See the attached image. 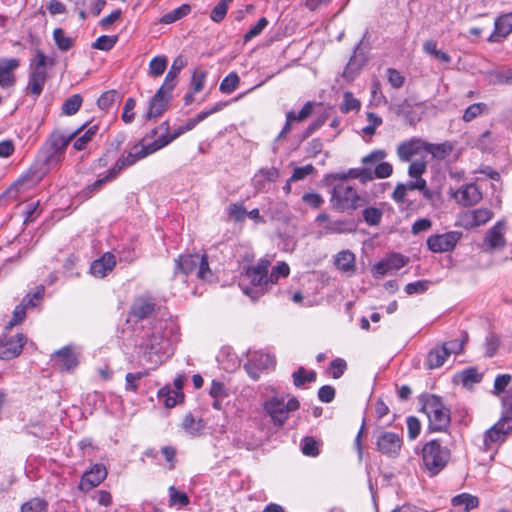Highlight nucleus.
Instances as JSON below:
<instances>
[{
	"label": "nucleus",
	"mask_w": 512,
	"mask_h": 512,
	"mask_svg": "<svg viewBox=\"0 0 512 512\" xmlns=\"http://www.w3.org/2000/svg\"><path fill=\"white\" fill-rule=\"evenodd\" d=\"M270 265L271 262L268 259H261L256 265L246 270L240 286L242 291L253 300L262 295L270 284L268 279Z\"/></svg>",
	"instance_id": "obj_1"
},
{
	"label": "nucleus",
	"mask_w": 512,
	"mask_h": 512,
	"mask_svg": "<svg viewBox=\"0 0 512 512\" xmlns=\"http://www.w3.org/2000/svg\"><path fill=\"white\" fill-rule=\"evenodd\" d=\"M450 458V450L441 445L438 440H431L422 448L423 466L430 476H435L442 471L447 466Z\"/></svg>",
	"instance_id": "obj_2"
},
{
	"label": "nucleus",
	"mask_w": 512,
	"mask_h": 512,
	"mask_svg": "<svg viewBox=\"0 0 512 512\" xmlns=\"http://www.w3.org/2000/svg\"><path fill=\"white\" fill-rule=\"evenodd\" d=\"M331 205L339 212L356 210L363 206L364 199L358 194L355 187L341 182L333 187L330 199Z\"/></svg>",
	"instance_id": "obj_3"
},
{
	"label": "nucleus",
	"mask_w": 512,
	"mask_h": 512,
	"mask_svg": "<svg viewBox=\"0 0 512 512\" xmlns=\"http://www.w3.org/2000/svg\"><path fill=\"white\" fill-rule=\"evenodd\" d=\"M168 343L161 325L153 328L151 333L143 338L139 345L142 357L149 363L157 366L160 363V354Z\"/></svg>",
	"instance_id": "obj_4"
},
{
	"label": "nucleus",
	"mask_w": 512,
	"mask_h": 512,
	"mask_svg": "<svg viewBox=\"0 0 512 512\" xmlns=\"http://www.w3.org/2000/svg\"><path fill=\"white\" fill-rule=\"evenodd\" d=\"M423 411L429 419L431 430L444 431L448 428L451 421L450 410L444 406L439 397L427 396L423 402Z\"/></svg>",
	"instance_id": "obj_5"
},
{
	"label": "nucleus",
	"mask_w": 512,
	"mask_h": 512,
	"mask_svg": "<svg viewBox=\"0 0 512 512\" xmlns=\"http://www.w3.org/2000/svg\"><path fill=\"white\" fill-rule=\"evenodd\" d=\"M300 403L296 397H290L287 402L283 397L273 396L264 403L265 412L271 417L274 425L282 426L289 418L290 412L296 411Z\"/></svg>",
	"instance_id": "obj_6"
},
{
	"label": "nucleus",
	"mask_w": 512,
	"mask_h": 512,
	"mask_svg": "<svg viewBox=\"0 0 512 512\" xmlns=\"http://www.w3.org/2000/svg\"><path fill=\"white\" fill-rule=\"evenodd\" d=\"M158 150H160V148L155 140L151 144H145V141L136 143L131 147L130 151L126 155H121V157L116 161L112 167L111 176H117L123 169L133 166L138 161Z\"/></svg>",
	"instance_id": "obj_7"
},
{
	"label": "nucleus",
	"mask_w": 512,
	"mask_h": 512,
	"mask_svg": "<svg viewBox=\"0 0 512 512\" xmlns=\"http://www.w3.org/2000/svg\"><path fill=\"white\" fill-rule=\"evenodd\" d=\"M47 57L41 50H37L34 59L30 63V75L27 85V92L38 97L44 88L47 80Z\"/></svg>",
	"instance_id": "obj_8"
},
{
	"label": "nucleus",
	"mask_w": 512,
	"mask_h": 512,
	"mask_svg": "<svg viewBox=\"0 0 512 512\" xmlns=\"http://www.w3.org/2000/svg\"><path fill=\"white\" fill-rule=\"evenodd\" d=\"M81 132V128L69 134H64L59 131H55L51 134L47 141V147L49 149V156L46 159L48 164H58L62 160V153L70 143L72 139Z\"/></svg>",
	"instance_id": "obj_9"
},
{
	"label": "nucleus",
	"mask_w": 512,
	"mask_h": 512,
	"mask_svg": "<svg viewBox=\"0 0 512 512\" xmlns=\"http://www.w3.org/2000/svg\"><path fill=\"white\" fill-rule=\"evenodd\" d=\"M25 342L23 334L0 336V359L11 360L19 356Z\"/></svg>",
	"instance_id": "obj_10"
},
{
	"label": "nucleus",
	"mask_w": 512,
	"mask_h": 512,
	"mask_svg": "<svg viewBox=\"0 0 512 512\" xmlns=\"http://www.w3.org/2000/svg\"><path fill=\"white\" fill-rule=\"evenodd\" d=\"M460 236V233L454 231L431 235L427 239L428 249L434 253L452 251L459 241Z\"/></svg>",
	"instance_id": "obj_11"
},
{
	"label": "nucleus",
	"mask_w": 512,
	"mask_h": 512,
	"mask_svg": "<svg viewBox=\"0 0 512 512\" xmlns=\"http://www.w3.org/2000/svg\"><path fill=\"white\" fill-rule=\"evenodd\" d=\"M386 157L384 150H375L370 154L366 155L362 159V163L365 165L361 169H351L349 176L360 179L363 183L373 180L375 177L374 171L369 165H374L376 162L383 160Z\"/></svg>",
	"instance_id": "obj_12"
},
{
	"label": "nucleus",
	"mask_w": 512,
	"mask_h": 512,
	"mask_svg": "<svg viewBox=\"0 0 512 512\" xmlns=\"http://www.w3.org/2000/svg\"><path fill=\"white\" fill-rule=\"evenodd\" d=\"M512 430V426L509 424L507 418L500 419L490 429H488L483 438L484 450L488 451L491 449L492 444L501 443L505 440V437Z\"/></svg>",
	"instance_id": "obj_13"
},
{
	"label": "nucleus",
	"mask_w": 512,
	"mask_h": 512,
	"mask_svg": "<svg viewBox=\"0 0 512 512\" xmlns=\"http://www.w3.org/2000/svg\"><path fill=\"white\" fill-rule=\"evenodd\" d=\"M377 449L383 455L388 457H396L402 447V439L394 432H382L377 437Z\"/></svg>",
	"instance_id": "obj_14"
},
{
	"label": "nucleus",
	"mask_w": 512,
	"mask_h": 512,
	"mask_svg": "<svg viewBox=\"0 0 512 512\" xmlns=\"http://www.w3.org/2000/svg\"><path fill=\"white\" fill-rule=\"evenodd\" d=\"M106 477V468L101 464H95L90 471H87L82 475L78 487L81 491L88 492L98 486Z\"/></svg>",
	"instance_id": "obj_15"
},
{
	"label": "nucleus",
	"mask_w": 512,
	"mask_h": 512,
	"mask_svg": "<svg viewBox=\"0 0 512 512\" xmlns=\"http://www.w3.org/2000/svg\"><path fill=\"white\" fill-rule=\"evenodd\" d=\"M408 262V258L404 257L400 254H391L383 260L379 261L374 265L373 270L375 274L379 276H384L385 274L393 271L399 270L404 267Z\"/></svg>",
	"instance_id": "obj_16"
},
{
	"label": "nucleus",
	"mask_w": 512,
	"mask_h": 512,
	"mask_svg": "<svg viewBox=\"0 0 512 512\" xmlns=\"http://www.w3.org/2000/svg\"><path fill=\"white\" fill-rule=\"evenodd\" d=\"M421 150H426V141L413 137L398 145L397 155L401 161L407 162Z\"/></svg>",
	"instance_id": "obj_17"
},
{
	"label": "nucleus",
	"mask_w": 512,
	"mask_h": 512,
	"mask_svg": "<svg viewBox=\"0 0 512 512\" xmlns=\"http://www.w3.org/2000/svg\"><path fill=\"white\" fill-rule=\"evenodd\" d=\"M17 58L0 59V87L9 88L15 84L14 71L19 67Z\"/></svg>",
	"instance_id": "obj_18"
},
{
	"label": "nucleus",
	"mask_w": 512,
	"mask_h": 512,
	"mask_svg": "<svg viewBox=\"0 0 512 512\" xmlns=\"http://www.w3.org/2000/svg\"><path fill=\"white\" fill-rule=\"evenodd\" d=\"M455 200L463 206H472L482 199V193L475 184H467L460 187L454 193Z\"/></svg>",
	"instance_id": "obj_19"
},
{
	"label": "nucleus",
	"mask_w": 512,
	"mask_h": 512,
	"mask_svg": "<svg viewBox=\"0 0 512 512\" xmlns=\"http://www.w3.org/2000/svg\"><path fill=\"white\" fill-rule=\"evenodd\" d=\"M116 266V258L111 252L104 253L99 259L92 262L90 272L97 278L108 275Z\"/></svg>",
	"instance_id": "obj_20"
},
{
	"label": "nucleus",
	"mask_w": 512,
	"mask_h": 512,
	"mask_svg": "<svg viewBox=\"0 0 512 512\" xmlns=\"http://www.w3.org/2000/svg\"><path fill=\"white\" fill-rule=\"evenodd\" d=\"M505 225L502 221L497 222L488 230L484 243L490 249L501 248L505 245L504 238Z\"/></svg>",
	"instance_id": "obj_21"
},
{
	"label": "nucleus",
	"mask_w": 512,
	"mask_h": 512,
	"mask_svg": "<svg viewBox=\"0 0 512 512\" xmlns=\"http://www.w3.org/2000/svg\"><path fill=\"white\" fill-rule=\"evenodd\" d=\"M171 99V95L157 91L149 103L147 118H156L164 113Z\"/></svg>",
	"instance_id": "obj_22"
},
{
	"label": "nucleus",
	"mask_w": 512,
	"mask_h": 512,
	"mask_svg": "<svg viewBox=\"0 0 512 512\" xmlns=\"http://www.w3.org/2000/svg\"><path fill=\"white\" fill-rule=\"evenodd\" d=\"M155 309V303L151 298L138 297L131 306V315L139 320L150 316Z\"/></svg>",
	"instance_id": "obj_23"
},
{
	"label": "nucleus",
	"mask_w": 512,
	"mask_h": 512,
	"mask_svg": "<svg viewBox=\"0 0 512 512\" xmlns=\"http://www.w3.org/2000/svg\"><path fill=\"white\" fill-rule=\"evenodd\" d=\"M199 257L200 255L198 254L180 255L175 259L174 273L177 274L178 272H181L185 275L190 274L196 270L199 263Z\"/></svg>",
	"instance_id": "obj_24"
},
{
	"label": "nucleus",
	"mask_w": 512,
	"mask_h": 512,
	"mask_svg": "<svg viewBox=\"0 0 512 512\" xmlns=\"http://www.w3.org/2000/svg\"><path fill=\"white\" fill-rule=\"evenodd\" d=\"M336 267L347 273H354L355 271V255L349 250L340 251L334 261Z\"/></svg>",
	"instance_id": "obj_25"
},
{
	"label": "nucleus",
	"mask_w": 512,
	"mask_h": 512,
	"mask_svg": "<svg viewBox=\"0 0 512 512\" xmlns=\"http://www.w3.org/2000/svg\"><path fill=\"white\" fill-rule=\"evenodd\" d=\"M353 225L347 220H330L321 231L322 234H346L352 232Z\"/></svg>",
	"instance_id": "obj_26"
},
{
	"label": "nucleus",
	"mask_w": 512,
	"mask_h": 512,
	"mask_svg": "<svg viewBox=\"0 0 512 512\" xmlns=\"http://www.w3.org/2000/svg\"><path fill=\"white\" fill-rule=\"evenodd\" d=\"M160 128L164 131V133L155 140L160 149L167 146L173 140L177 139L179 136L186 132L184 127L180 126L174 129L172 133H169V123L167 121L161 123Z\"/></svg>",
	"instance_id": "obj_27"
},
{
	"label": "nucleus",
	"mask_w": 512,
	"mask_h": 512,
	"mask_svg": "<svg viewBox=\"0 0 512 512\" xmlns=\"http://www.w3.org/2000/svg\"><path fill=\"white\" fill-rule=\"evenodd\" d=\"M448 356L445 347L437 346L428 353L426 365L429 369L439 368L443 365Z\"/></svg>",
	"instance_id": "obj_28"
},
{
	"label": "nucleus",
	"mask_w": 512,
	"mask_h": 512,
	"mask_svg": "<svg viewBox=\"0 0 512 512\" xmlns=\"http://www.w3.org/2000/svg\"><path fill=\"white\" fill-rule=\"evenodd\" d=\"M426 152L430 153L436 160H444L453 151V145L450 142H443L440 144H432L426 142Z\"/></svg>",
	"instance_id": "obj_29"
},
{
	"label": "nucleus",
	"mask_w": 512,
	"mask_h": 512,
	"mask_svg": "<svg viewBox=\"0 0 512 512\" xmlns=\"http://www.w3.org/2000/svg\"><path fill=\"white\" fill-rule=\"evenodd\" d=\"M248 362L255 365L257 369L262 370L275 365V360L272 356L260 351L249 352Z\"/></svg>",
	"instance_id": "obj_30"
},
{
	"label": "nucleus",
	"mask_w": 512,
	"mask_h": 512,
	"mask_svg": "<svg viewBox=\"0 0 512 512\" xmlns=\"http://www.w3.org/2000/svg\"><path fill=\"white\" fill-rule=\"evenodd\" d=\"M224 106H225L224 103L218 102L212 108L201 111L194 118H190L187 120L185 125H183L184 130L186 132L192 130L197 124H199L200 122L205 120L210 115H212L218 111H221L224 108Z\"/></svg>",
	"instance_id": "obj_31"
},
{
	"label": "nucleus",
	"mask_w": 512,
	"mask_h": 512,
	"mask_svg": "<svg viewBox=\"0 0 512 512\" xmlns=\"http://www.w3.org/2000/svg\"><path fill=\"white\" fill-rule=\"evenodd\" d=\"M451 503L454 507L464 506L465 511L468 512L478 507L479 499L469 493H461L454 496Z\"/></svg>",
	"instance_id": "obj_32"
},
{
	"label": "nucleus",
	"mask_w": 512,
	"mask_h": 512,
	"mask_svg": "<svg viewBox=\"0 0 512 512\" xmlns=\"http://www.w3.org/2000/svg\"><path fill=\"white\" fill-rule=\"evenodd\" d=\"M54 355L67 370L76 367L78 364L77 356L69 346L56 351Z\"/></svg>",
	"instance_id": "obj_33"
},
{
	"label": "nucleus",
	"mask_w": 512,
	"mask_h": 512,
	"mask_svg": "<svg viewBox=\"0 0 512 512\" xmlns=\"http://www.w3.org/2000/svg\"><path fill=\"white\" fill-rule=\"evenodd\" d=\"M158 395L164 399V404L167 408L174 407L177 403L183 400V393L180 391H173L170 387H163L159 390Z\"/></svg>",
	"instance_id": "obj_34"
},
{
	"label": "nucleus",
	"mask_w": 512,
	"mask_h": 512,
	"mask_svg": "<svg viewBox=\"0 0 512 512\" xmlns=\"http://www.w3.org/2000/svg\"><path fill=\"white\" fill-rule=\"evenodd\" d=\"M191 11V8L187 4H183L180 7L170 11L169 13H166L163 15L160 19V22L163 24H171L176 22L177 20H180L181 18L188 15Z\"/></svg>",
	"instance_id": "obj_35"
},
{
	"label": "nucleus",
	"mask_w": 512,
	"mask_h": 512,
	"mask_svg": "<svg viewBox=\"0 0 512 512\" xmlns=\"http://www.w3.org/2000/svg\"><path fill=\"white\" fill-rule=\"evenodd\" d=\"M292 378L294 385L301 387L305 383L314 382L316 380V373L315 371H307L304 367H300L292 374Z\"/></svg>",
	"instance_id": "obj_36"
},
{
	"label": "nucleus",
	"mask_w": 512,
	"mask_h": 512,
	"mask_svg": "<svg viewBox=\"0 0 512 512\" xmlns=\"http://www.w3.org/2000/svg\"><path fill=\"white\" fill-rule=\"evenodd\" d=\"M493 216V213L486 208L476 209L469 213L468 217L471 219L472 226H481L487 223Z\"/></svg>",
	"instance_id": "obj_37"
},
{
	"label": "nucleus",
	"mask_w": 512,
	"mask_h": 512,
	"mask_svg": "<svg viewBox=\"0 0 512 512\" xmlns=\"http://www.w3.org/2000/svg\"><path fill=\"white\" fill-rule=\"evenodd\" d=\"M98 131V127L93 125L89 127L82 135L77 137L73 143V147L77 151L84 150L88 143L94 138Z\"/></svg>",
	"instance_id": "obj_38"
},
{
	"label": "nucleus",
	"mask_w": 512,
	"mask_h": 512,
	"mask_svg": "<svg viewBox=\"0 0 512 512\" xmlns=\"http://www.w3.org/2000/svg\"><path fill=\"white\" fill-rule=\"evenodd\" d=\"M423 50L425 53L433 56L434 58L440 60L444 63H449L451 61V57L446 52L440 51L437 49V44L433 40H428L423 44Z\"/></svg>",
	"instance_id": "obj_39"
},
{
	"label": "nucleus",
	"mask_w": 512,
	"mask_h": 512,
	"mask_svg": "<svg viewBox=\"0 0 512 512\" xmlns=\"http://www.w3.org/2000/svg\"><path fill=\"white\" fill-rule=\"evenodd\" d=\"M240 83V78L236 72H230L220 83V91L225 94L234 92Z\"/></svg>",
	"instance_id": "obj_40"
},
{
	"label": "nucleus",
	"mask_w": 512,
	"mask_h": 512,
	"mask_svg": "<svg viewBox=\"0 0 512 512\" xmlns=\"http://www.w3.org/2000/svg\"><path fill=\"white\" fill-rule=\"evenodd\" d=\"M82 97L79 94H74L67 98L62 105V112L65 115H74L82 105Z\"/></svg>",
	"instance_id": "obj_41"
},
{
	"label": "nucleus",
	"mask_w": 512,
	"mask_h": 512,
	"mask_svg": "<svg viewBox=\"0 0 512 512\" xmlns=\"http://www.w3.org/2000/svg\"><path fill=\"white\" fill-rule=\"evenodd\" d=\"M183 429L190 435L196 436L203 429L202 421L196 420L192 414H187L182 422Z\"/></svg>",
	"instance_id": "obj_42"
},
{
	"label": "nucleus",
	"mask_w": 512,
	"mask_h": 512,
	"mask_svg": "<svg viewBox=\"0 0 512 512\" xmlns=\"http://www.w3.org/2000/svg\"><path fill=\"white\" fill-rule=\"evenodd\" d=\"M404 185L408 191L419 190L428 200H431L433 197L432 192L427 188V182L425 179L412 178V180L408 181Z\"/></svg>",
	"instance_id": "obj_43"
},
{
	"label": "nucleus",
	"mask_w": 512,
	"mask_h": 512,
	"mask_svg": "<svg viewBox=\"0 0 512 512\" xmlns=\"http://www.w3.org/2000/svg\"><path fill=\"white\" fill-rule=\"evenodd\" d=\"M362 216L369 226H376L381 222L383 211L376 207H367L362 211Z\"/></svg>",
	"instance_id": "obj_44"
},
{
	"label": "nucleus",
	"mask_w": 512,
	"mask_h": 512,
	"mask_svg": "<svg viewBox=\"0 0 512 512\" xmlns=\"http://www.w3.org/2000/svg\"><path fill=\"white\" fill-rule=\"evenodd\" d=\"M361 107V102L354 97V95L347 91L343 95V103L340 106L342 113H349L350 111H358Z\"/></svg>",
	"instance_id": "obj_45"
},
{
	"label": "nucleus",
	"mask_w": 512,
	"mask_h": 512,
	"mask_svg": "<svg viewBox=\"0 0 512 512\" xmlns=\"http://www.w3.org/2000/svg\"><path fill=\"white\" fill-rule=\"evenodd\" d=\"M232 1L233 0H220L212 9L210 18L216 23L221 22L225 18L228 7Z\"/></svg>",
	"instance_id": "obj_46"
},
{
	"label": "nucleus",
	"mask_w": 512,
	"mask_h": 512,
	"mask_svg": "<svg viewBox=\"0 0 512 512\" xmlns=\"http://www.w3.org/2000/svg\"><path fill=\"white\" fill-rule=\"evenodd\" d=\"M53 38L57 47L61 51L69 50L73 45V39L66 36L61 28H57L53 31Z\"/></svg>",
	"instance_id": "obj_47"
},
{
	"label": "nucleus",
	"mask_w": 512,
	"mask_h": 512,
	"mask_svg": "<svg viewBox=\"0 0 512 512\" xmlns=\"http://www.w3.org/2000/svg\"><path fill=\"white\" fill-rule=\"evenodd\" d=\"M118 41V36L113 35H102L96 39V41L92 44L94 49L109 51L111 50Z\"/></svg>",
	"instance_id": "obj_48"
},
{
	"label": "nucleus",
	"mask_w": 512,
	"mask_h": 512,
	"mask_svg": "<svg viewBox=\"0 0 512 512\" xmlns=\"http://www.w3.org/2000/svg\"><path fill=\"white\" fill-rule=\"evenodd\" d=\"M486 110H487V105L485 103H482V102L474 103L466 108L462 119L465 122H470L473 119H475L477 116L483 114Z\"/></svg>",
	"instance_id": "obj_49"
},
{
	"label": "nucleus",
	"mask_w": 512,
	"mask_h": 512,
	"mask_svg": "<svg viewBox=\"0 0 512 512\" xmlns=\"http://www.w3.org/2000/svg\"><path fill=\"white\" fill-rule=\"evenodd\" d=\"M495 30L498 35L506 36L512 31V15H504L495 22Z\"/></svg>",
	"instance_id": "obj_50"
},
{
	"label": "nucleus",
	"mask_w": 512,
	"mask_h": 512,
	"mask_svg": "<svg viewBox=\"0 0 512 512\" xmlns=\"http://www.w3.org/2000/svg\"><path fill=\"white\" fill-rule=\"evenodd\" d=\"M167 67L165 56L154 57L149 63V72L152 76L158 77L164 73Z\"/></svg>",
	"instance_id": "obj_51"
},
{
	"label": "nucleus",
	"mask_w": 512,
	"mask_h": 512,
	"mask_svg": "<svg viewBox=\"0 0 512 512\" xmlns=\"http://www.w3.org/2000/svg\"><path fill=\"white\" fill-rule=\"evenodd\" d=\"M21 512H47V504L44 500L33 498L22 505Z\"/></svg>",
	"instance_id": "obj_52"
},
{
	"label": "nucleus",
	"mask_w": 512,
	"mask_h": 512,
	"mask_svg": "<svg viewBox=\"0 0 512 512\" xmlns=\"http://www.w3.org/2000/svg\"><path fill=\"white\" fill-rule=\"evenodd\" d=\"M290 268L288 264L285 262H281L275 267L272 268L270 275H268V279L270 284H275L281 277H287L289 275Z\"/></svg>",
	"instance_id": "obj_53"
},
{
	"label": "nucleus",
	"mask_w": 512,
	"mask_h": 512,
	"mask_svg": "<svg viewBox=\"0 0 512 512\" xmlns=\"http://www.w3.org/2000/svg\"><path fill=\"white\" fill-rule=\"evenodd\" d=\"M197 277L202 280H209L212 277V271L209 267L207 255H200L197 265Z\"/></svg>",
	"instance_id": "obj_54"
},
{
	"label": "nucleus",
	"mask_w": 512,
	"mask_h": 512,
	"mask_svg": "<svg viewBox=\"0 0 512 512\" xmlns=\"http://www.w3.org/2000/svg\"><path fill=\"white\" fill-rule=\"evenodd\" d=\"M368 125L362 131L365 135L372 136L375 134L376 128L382 124V118L373 112L367 113Z\"/></svg>",
	"instance_id": "obj_55"
},
{
	"label": "nucleus",
	"mask_w": 512,
	"mask_h": 512,
	"mask_svg": "<svg viewBox=\"0 0 512 512\" xmlns=\"http://www.w3.org/2000/svg\"><path fill=\"white\" fill-rule=\"evenodd\" d=\"M206 76L207 74L205 71L195 70L193 72L191 77V91L193 93H198L203 89Z\"/></svg>",
	"instance_id": "obj_56"
},
{
	"label": "nucleus",
	"mask_w": 512,
	"mask_h": 512,
	"mask_svg": "<svg viewBox=\"0 0 512 512\" xmlns=\"http://www.w3.org/2000/svg\"><path fill=\"white\" fill-rule=\"evenodd\" d=\"M316 172L315 167L312 164H307L302 167H296L290 177V181H300L305 179L307 176L312 175Z\"/></svg>",
	"instance_id": "obj_57"
},
{
	"label": "nucleus",
	"mask_w": 512,
	"mask_h": 512,
	"mask_svg": "<svg viewBox=\"0 0 512 512\" xmlns=\"http://www.w3.org/2000/svg\"><path fill=\"white\" fill-rule=\"evenodd\" d=\"M304 455L315 457L319 454L318 443L312 437H305L301 444Z\"/></svg>",
	"instance_id": "obj_58"
},
{
	"label": "nucleus",
	"mask_w": 512,
	"mask_h": 512,
	"mask_svg": "<svg viewBox=\"0 0 512 512\" xmlns=\"http://www.w3.org/2000/svg\"><path fill=\"white\" fill-rule=\"evenodd\" d=\"M44 288L38 287L34 293L27 294L21 301V304L26 308L35 307L42 300Z\"/></svg>",
	"instance_id": "obj_59"
},
{
	"label": "nucleus",
	"mask_w": 512,
	"mask_h": 512,
	"mask_svg": "<svg viewBox=\"0 0 512 512\" xmlns=\"http://www.w3.org/2000/svg\"><path fill=\"white\" fill-rule=\"evenodd\" d=\"M346 368V361L342 358H336L330 363L328 372L332 375L334 379H338L343 375Z\"/></svg>",
	"instance_id": "obj_60"
},
{
	"label": "nucleus",
	"mask_w": 512,
	"mask_h": 512,
	"mask_svg": "<svg viewBox=\"0 0 512 512\" xmlns=\"http://www.w3.org/2000/svg\"><path fill=\"white\" fill-rule=\"evenodd\" d=\"M170 505L179 504L187 506L190 503L189 497L186 493L179 492L174 486L169 488Z\"/></svg>",
	"instance_id": "obj_61"
},
{
	"label": "nucleus",
	"mask_w": 512,
	"mask_h": 512,
	"mask_svg": "<svg viewBox=\"0 0 512 512\" xmlns=\"http://www.w3.org/2000/svg\"><path fill=\"white\" fill-rule=\"evenodd\" d=\"M373 169L376 178L383 179L392 175L393 167L390 163L384 161H378Z\"/></svg>",
	"instance_id": "obj_62"
},
{
	"label": "nucleus",
	"mask_w": 512,
	"mask_h": 512,
	"mask_svg": "<svg viewBox=\"0 0 512 512\" xmlns=\"http://www.w3.org/2000/svg\"><path fill=\"white\" fill-rule=\"evenodd\" d=\"M427 165L423 160L413 161L408 168V175L411 178L423 179L422 175L426 172Z\"/></svg>",
	"instance_id": "obj_63"
},
{
	"label": "nucleus",
	"mask_w": 512,
	"mask_h": 512,
	"mask_svg": "<svg viewBox=\"0 0 512 512\" xmlns=\"http://www.w3.org/2000/svg\"><path fill=\"white\" fill-rule=\"evenodd\" d=\"M302 201L304 204L313 209L320 208L324 203L323 197L320 194L314 192L303 194Z\"/></svg>",
	"instance_id": "obj_64"
}]
</instances>
